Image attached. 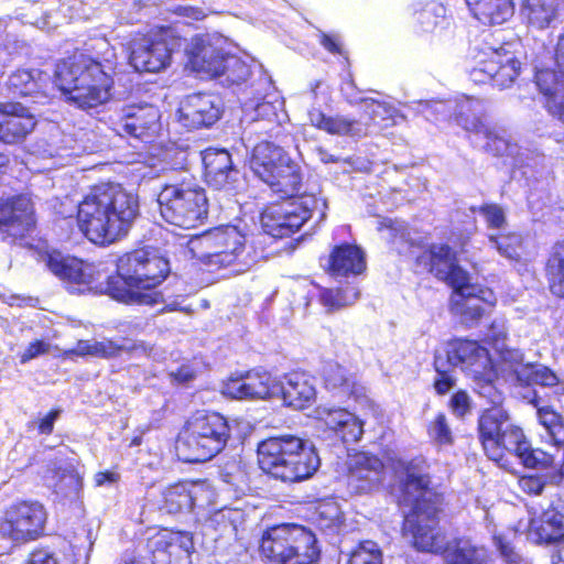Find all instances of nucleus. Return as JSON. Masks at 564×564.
I'll list each match as a JSON object with an SVG mask.
<instances>
[{
	"mask_svg": "<svg viewBox=\"0 0 564 564\" xmlns=\"http://www.w3.org/2000/svg\"><path fill=\"white\" fill-rule=\"evenodd\" d=\"M249 165L280 198L269 203L262 213L265 232L278 239L291 237L311 219L313 212L308 204L313 197L300 195L302 174L299 165L269 142L253 149Z\"/></svg>",
	"mask_w": 564,
	"mask_h": 564,
	"instance_id": "obj_1",
	"label": "nucleus"
},
{
	"mask_svg": "<svg viewBox=\"0 0 564 564\" xmlns=\"http://www.w3.org/2000/svg\"><path fill=\"white\" fill-rule=\"evenodd\" d=\"M141 217L139 195L117 182L91 185L76 206L78 231L97 247L126 239Z\"/></svg>",
	"mask_w": 564,
	"mask_h": 564,
	"instance_id": "obj_2",
	"label": "nucleus"
},
{
	"mask_svg": "<svg viewBox=\"0 0 564 564\" xmlns=\"http://www.w3.org/2000/svg\"><path fill=\"white\" fill-rule=\"evenodd\" d=\"M397 477L395 502L410 508L412 519L406 521L413 538V545L425 552H438L442 541L434 532L440 521L444 494L435 490L430 464L423 455L409 459L397 457L391 460Z\"/></svg>",
	"mask_w": 564,
	"mask_h": 564,
	"instance_id": "obj_3",
	"label": "nucleus"
},
{
	"mask_svg": "<svg viewBox=\"0 0 564 564\" xmlns=\"http://www.w3.org/2000/svg\"><path fill=\"white\" fill-rule=\"evenodd\" d=\"M55 78L66 101L83 110L108 102L115 86L102 63L80 48L56 63Z\"/></svg>",
	"mask_w": 564,
	"mask_h": 564,
	"instance_id": "obj_4",
	"label": "nucleus"
},
{
	"mask_svg": "<svg viewBox=\"0 0 564 564\" xmlns=\"http://www.w3.org/2000/svg\"><path fill=\"white\" fill-rule=\"evenodd\" d=\"M257 462L263 473L289 484L312 478L321 465L314 444L290 433L260 441L257 445Z\"/></svg>",
	"mask_w": 564,
	"mask_h": 564,
	"instance_id": "obj_5",
	"label": "nucleus"
},
{
	"mask_svg": "<svg viewBox=\"0 0 564 564\" xmlns=\"http://www.w3.org/2000/svg\"><path fill=\"white\" fill-rule=\"evenodd\" d=\"M448 239L452 246L447 242L425 245L404 235L395 236L392 242L399 254H413L415 250H421L413 257V264L419 272L432 275L448 288H459L464 285L469 272L460 265L458 256L466 252L470 237L463 230H454Z\"/></svg>",
	"mask_w": 564,
	"mask_h": 564,
	"instance_id": "obj_6",
	"label": "nucleus"
},
{
	"mask_svg": "<svg viewBox=\"0 0 564 564\" xmlns=\"http://www.w3.org/2000/svg\"><path fill=\"white\" fill-rule=\"evenodd\" d=\"M259 236L248 237L237 226L210 228L191 240V251L202 264L224 269L234 264L249 265L263 258Z\"/></svg>",
	"mask_w": 564,
	"mask_h": 564,
	"instance_id": "obj_7",
	"label": "nucleus"
},
{
	"mask_svg": "<svg viewBox=\"0 0 564 564\" xmlns=\"http://www.w3.org/2000/svg\"><path fill=\"white\" fill-rule=\"evenodd\" d=\"M231 425L219 412L196 410L176 437V449L187 463H205L220 454L231 440Z\"/></svg>",
	"mask_w": 564,
	"mask_h": 564,
	"instance_id": "obj_8",
	"label": "nucleus"
},
{
	"mask_svg": "<svg viewBox=\"0 0 564 564\" xmlns=\"http://www.w3.org/2000/svg\"><path fill=\"white\" fill-rule=\"evenodd\" d=\"M259 552L272 564H315L321 556L315 533L295 523L267 528L260 539Z\"/></svg>",
	"mask_w": 564,
	"mask_h": 564,
	"instance_id": "obj_9",
	"label": "nucleus"
},
{
	"mask_svg": "<svg viewBox=\"0 0 564 564\" xmlns=\"http://www.w3.org/2000/svg\"><path fill=\"white\" fill-rule=\"evenodd\" d=\"M185 42L172 25L138 31L127 44L128 64L140 74H159L171 67L174 54Z\"/></svg>",
	"mask_w": 564,
	"mask_h": 564,
	"instance_id": "obj_10",
	"label": "nucleus"
},
{
	"mask_svg": "<svg viewBox=\"0 0 564 564\" xmlns=\"http://www.w3.org/2000/svg\"><path fill=\"white\" fill-rule=\"evenodd\" d=\"M156 200L161 217L182 229L197 228L208 217L206 191L192 178L163 184Z\"/></svg>",
	"mask_w": 564,
	"mask_h": 564,
	"instance_id": "obj_11",
	"label": "nucleus"
},
{
	"mask_svg": "<svg viewBox=\"0 0 564 564\" xmlns=\"http://www.w3.org/2000/svg\"><path fill=\"white\" fill-rule=\"evenodd\" d=\"M145 249H133L116 260V270L107 276L105 293L127 305L154 306L164 302L162 292H145Z\"/></svg>",
	"mask_w": 564,
	"mask_h": 564,
	"instance_id": "obj_12",
	"label": "nucleus"
},
{
	"mask_svg": "<svg viewBox=\"0 0 564 564\" xmlns=\"http://www.w3.org/2000/svg\"><path fill=\"white\" fill-rule=\"evenodd\" d=\"M477 434L485 455L499 465L508 462V456L523 440V430L511 422L509 413L501 406L481 411L477 420Z\"/></svg>",
	"mask_w": 564,
	"mask_h": 564,
	"instance_id": "obj_13",
	"label": "nucleus"
},
{
	"mask_svg": "<svg viewBox=\"0 0 564 564\" xmlns=\"http://www.w3.org/2000/svg\"><path fill=\"white\" fill-rule=\"evenodd\" d=\"M446 362L460 368L480 388L492 386L498 370L489 349L479 340L468 337L449 338L444 346Z\"/></svg>",
	"mask_w": 564,
	"mask_h": 564,
	"instance_id": "obj_14",
	"label": "nucleus"
},
{
	"mask_svg": "<svg viewBox=\"0 0 564 564\" xmlns=\"http://www.w3.org/2000/svg\"><path fill=\"white\" fill-rule=\"evenodd\" d=\"M476 65L470 76L476 83H492L506 88L511 86L521 72V63L516 56L513 44L502 42L495 45L494 42L485 41V45L478 48Z\"/></svg>",
	"mask_w": 564,
	"mask_h": 564,
	"instance_id": "obj_15",
	"label": "nucleus"
},
{
	"mask_svg": "<svg viewBox=\"0 0 564 564\" xmlns=\"http://www.w3.org/2000/svg\"><path fill=\"white\" fill-rule=\"evenodd\" d=\"M46 512L42 505L17 501L0 517V538L14 543H28L44 534Z\"/></svg>",
	"mask_w": 564,
	"mask_h": 564,
	"instance_id": "obj_16",
	"label": "nucleus"
},
{
	"mask_svg": "<svg viewBox=\"0 0 564 564\" xmlns=\"http://www.w3.org/2000/svg\"><path fill=\"white\" fill-rule=\"evenodd\" d=\"M36 226L35 205L28 193L0 197V239L10 243L26 238Z\"/></svg>",
	"mask_w": 564,
	"mask_h": 564,
	"instance_id": "obj_17",
	"label": "nucleus"
},
{
	"mask_svg": "<svg viewBox=\"0 0 564 564\" xmlns=\"http://www.w3.org/2000/svg\"><path fill=\"white\" fill-rule=\"evenodd\" d=\"M451 289L449 311L467 326L478 324L497 304L494 291L487 286L471 283L470 274L466 275L464 285Z\"/></svg>",
	"mask_w": 564,
	"mask_h": 564,
	"instance_id": "obj_18",
	"label": "nucleus"
},
{
	"mask_svg": "<svg viewBox=\"0 0 564 564\" xmlns=\"http://www.w3.org/2000/svg\"><path fill=\"white\" fill-rule=\"evenodd\" d=\"M151 564H192L194 541L192 533L160 528L145 539Z\"/></svg>",
	"mask_w": 564,
	"mask_h": 564,
	"instance_id": "obj_19",
	"label": "nucleus"
},
{
	"mask_svg": "<svg viewBox=\"0 0 564 564\" xmlns=\"http://www.w3.org/2000/svg\"><path fill=\"white\" fill-rule=\"evenodd\" d=\"M45 264L73 292L98 291L101 286L102 274L95 263L53 251L46 254Z\"/></svg>",
	"mask_w": 564,
	"mask_h": 564,
	"instance_id": "obj_20",
	"label": "nucleus"
},
{
	"mask_svg": "<svg viewBox=\"0 0 564 564\" xmlns=\"http://www.w3.org/2000/svg\"><path fill=\"white\" fill-rule=\"evenodd\" d=\"M160 110L151 104L122 106L111 118L113 131L121 137L150 139L160 130Z\"/></svg>",
	"mask_w": 564,
	"mask_h": 564,
	"instance_id": "obj_21",
	"label": "nucleus"
},
{
	"mask_svg": "<svg viewBox=\"0 0 564 564\" xmlns=\"http://www.w3.org/2000/svg\"><path fill=\"white\" fill-rule=\"evenodd\" d=\"M37 119L19 101H0V143L22 145L33 133Z\"/></svg>",
	"mask_w": 564,
	"mask_h": 564,
	"instance_id": "obj_22",
	"label": "nucleus"
},
{
	"mask_svg": "<svg viewBox=\"0 0 564 564\" xmlns=\"http://www.w3.org/2000/svg\"><path fill=\"white\" fill-rule=\"evenodd\" d=\"M386 465L375 454L360 452L354 455L347 468V487L354 495H367L382 485Z\"/></svg>",
	"mask_w": 564,
	"mask_h": 564,
	"instance_id": "obj_23",
	"label": "nucleus"
},
{
	"mask_svg": "<svg viewBox=\"0 0 564 564\" xmlns=\"http://www.w3.org/2000/svg\"><path fill=\"white\" fill-rule=\"evenodd\" d=\"M186 64L192 72L207 78H218L227 51L208 34H196L186 48Z\"/></svg>",
	"mask_w": 564,
	"mask_h": 564,
	"instance_id": "obj_24",
	"label": "nucleus"
},
{
	"mask_svg": "<svg viewBox=\"0 0 564 564\" xmlns=\"http://www.w3.org/2000/svg\"><path fill=\"white\" fill-rule=\"evenodd\" d=\"M323 387L343 403H367L369 401L366 387L336 361H328L322 371Z\"/></svg>",
	"mask_w": 564,
	"mask_h": 564,
	"instance_id": "obj_25",
	"label": "nucleus"
},
{
	"mask_svg": "<svg viewBox=\"0 0 564 564\" xmlns=\"http://www.w3.org/2000/svg\"><path fill=\"white\" fill-rule=\"evenodd\" d=\"M202 161L203 175L209 187L227 192L237 189L240 173L228 150L208 148L202 152Z\"/></svg>",
	"mask_w": 564,
	"mask_h": 564,
	"instance_id": "obj_26",
	"label": "nucleus"
},
{
	"mask_svg": "<svg viewBox=\"0 0 564 564\" xmlns=\"http://www.w3.org/2000/svg\"><path fill=\"white\" fill-rule=\"evenodd\" d=\"M322 260H325L324 271L333 278H356L367 270L366 252L355 242L341 241L334 245Z\"/></svg>",
	"mask_w": 564,
	"mask_h": 564,
	"instance_id": "obj_27",
	"label": "nucleus"
},
{
	"mask_svg": "<svg viewBox=\"0 0 564 564\" xmlns=\"http://www.w3.org/2000/svg\"><path fill=\"white\" fill-rule=\"evenodd\" d=\"M178 121L187 130L212 127L221 116L213 94L197 93L186 96L177 109Z\"/></svg>",
	"mask_w": 564,
	"mask_h": 564,
	"instance_id": "obj_28",
	"label": "nucleus"
},
{
	"mask_svg": "<svg viewBox=\"0 0 564 564\" xmlns=\"http://www.w3.org/2000/svg\"><path fill=\"white\" fill-rule=\"evenodd\" d=\"M225 388L235 399L265 400L280 393V383L276 378L269 371L257 369L229 378Z\"/></svg>",
	"mask_w": 564,
	"mask_h": 564,
	"instance_id": "obj_29",
	"label": "nucleus"
},
{
	"mask_svg": "<svg viewBox=\"0 0 564 564\" xmlns=\"http://www.w3.org/2000/svg\"><path fill=\"white\" fill-rule=\"evenodd\" d=\"M528 538L539 546L564 544V510L550 505L546 509L530 517L527 527Z\"/></svg>",
	"mask_w": 564,
	"mask_h": 564,
	"instance_id": "obj_30",
	"label": "nucleus"
},
{
	"mask_svg": "<svg viewBox=\"0 0 564 564\" xmlns=\"http://www.w3.org/2000/svg\"><path fill=\"white\" fill-rule=\"evenodd\" d=\"M318 420L324 430L343 443L358 442L364 435V422L344 408H325L318 411Z\"/></svg>",
	"mask_w": 564,
	"mask_h": 564,
	"instance_id": "obj_31",
	"label": "nucleus"
},
{
	"mask_svg": "<svg viewBox=\"0 0 564 564\" xmlns=\"http://www.w3.org/2000/svg\"><path fill=\"white\" fill-rule=\"evenodd\" d=\"M204 488L192 481H177L166 486L161 494L160 510L176 514L191 511Z\"/></svg>",
	"mask_w": 564,
	"mask_h": 564,
	"instance_id": "obj_32",
	"label": "nucleus"
},
{
	"mask_svg": "<svg viewBox=\"0 0 564 564\" xmlns=\"http://www.w3.org/2000/svg\"><path fill=\"white\" fill-rule=\"evenodd\" d=\"M284 402L295 409L308 408L316 397V391L304 372L293 371L286 375L285 382L280 386Z\"/></svg>",
	"mask_w": 564,
	"mask_h": 564,
	"instance_id": "obj_33",
	"label": "nucleus"
},
{
	"mask_svg": "<svg viewBox=\"0 0 564 564\" xmlns=\"http://www.w3.org/2000/svg\"><path fill=\"white\" fill-rule=\"evenodd\" d=\"M96 357L100 359H115L126 354L128 357H150L153 347L144 340L131 339L122 337L120 341L111 338L95 340Z\"/></svg>",
	"mask_w": 564,
	"mask_h": 564,
	"instance_id": "obj_34",
	"label": "nucleus"
},
{
	"mask_svg": "<svg viewBox=\"0 0 564 564\" xmlns=\"http://www.w3.org/2000/svg\"><path fill=\"white\" fill-rule=\"evenodd\" d=\"M473 17L482 24H502L513 13L512 0H466Z\"/></svg>",
	"mask_w": 564,
	"mask_h": 564,
	"instance_id": "obj_35",
	"label": "nucleus"
},
{
	"mask_svg": "<svg viewBox=\"0 0 564 564\" xmlns=\"http://www.w3.org/2000/svg\"><path fill=\"white\" fill-rule=\"evenodd\" d=\"M311 126L332 135H359L361 130L356 119L340 115L328 116L319 108L308 111Z\"/></svg>",
	"mask_w": 564,
	"mask_h": 564,
	"instance_id": "obj_36",
	"label": "nucleus"
},
{
	"mask_svg": "<svg viewBox=\"0 0 564 564\" xmlns=\"http://www.w3.org/2000/svg\"><path fill=\"white\" fill-rule=\"evenodd\" d=\"M561 0H523L521 14L527 24L543 30L557 19Z\"/></svg>",
	"mask_w": 564,
	"mask_h": 564,
	"instance_id": "obj_37",
	"label": "nucleus"
},
{
	"mask_svg": "<svg viewBox=\"0 0 564 564\" xmlns=\"http://www.w3.org/2000/svg\"><path fill=\"white\" fill-rule=\"evenodd\" d=\"M544 276L550 293L564 299V239L552 246L544 264Z\"/></svg>",
	"mask_w": 564,
	"mask_h": 564,
	"instance_id": "obj_38",
	"label": "nucleus"
},
{
	"mask_svg": "<svg viewBox=\"0 0 564 564\" xmlns=\"http://www.w3.org/2000/svg\"><path fill=\"white\" fill-rule=\"evenodd\" d=\"M443 557L446 564H488L487 556L479 547L462 539L447 544Z\"/></svg>",
	"mask_w": 564,
	"mask_h": 564,
	"instance_id": "obj_39",
	"label": "nucleus"
},
{
	"mask_svg": "<svg viewBox=\"0 0 564 564\" xmlns=\"http://www.w3.org/2000/svg\"><path fill=\"white\" fill-rule=\"evenodd\" d=\"M522 438L521 443L516 445L511 455L519 458L525 468L550 469L554 467L555 458L552 454L541 448H533L524 433L522 434Z\"/></svg>",
	"mask_w": 564,
	"mask_h": 564,
	"instance_id": "obj_40",
	"label": "nucleus"
},
{
	"mask_svg": "<svg viewBox=\"0 0 564 564\" xmlns=\"http://www.w3.org/2000/svg\"><path fill=\"white\" fill-rule=\"evenodd\" d=\"M144 260L147 271V274H144V280L147 281V284H144L145 292H159L158 286L170 275V262L165 257L149 250H147Z\"/></svg>",
	"mask_w": 564,
	"mask_h": 564,
	"instance_id": "obj_41",
	"label": "nucleus"
},
{
	"mask_svg": "<svg viewBox=\"0 0 564 564\" xmlns=\"http://www.w3.org/2000/svg\"><path fill=\"white\" fill-rule=\"evenodd\" d=\"M219 77L223 84L227 86H239L250 79L252 75L251 66L235 54L227 53L224 59Z\"/></svg>",
	"mask_w": 564,
	"mask_h": 564,
	"instance_id": "obj_42",
	"label": "nucleus"
},
{
	"mask_svg": "<svg viewBox=\"0 0 564 564\" xmlns=\"http://www.w3.org/2000/svg\"><path fill=\"white\" fill-rule=\"evenodd\" d=\"M463 126L469 132L481 134L487 140L485 150L492 155H502L507 150V141L502 137L498 135L496 130L487 126L480 118H474L471 121L465 119Z\"/></svg>",
	"mask_w": 564,
	"mask_h": 564,
	"instance_id": "obj_43",
	"label": "nucleus"
},
{
	"mask_svg": "<svg viewBox=\"0 0 564 564\" xmlns=\"http://www.w3.org/2000/svg\"><path fill=\"white\" fill-rule=\"evenodd\" d=\"M413 20L422 32H432L446 21V8L444 4L431 1L413 13Z\"/></svg>",
	"mask_w": 564,
	"mask_h": 564,
	"instance_id": "obj_44",
	"label": "nucleus"
},
{
	"mask_svg": "<svg viewBox=\"0 0 564 564\" xmlns=\"http://www.w3.org/2000/svg\"><path fill=\"white\" fill-rule=\"evenodd\" d=\"M7 89L13 96L30 97L40 91V84L31 70L20 68L9 76Z\"/></svg>",
	"mask_w": 564,
	"mask_h": 564,
	"instance_id": "obj_45",
	"label": "nucleus"
},
{
	"mask_svg": "<svg viewBox=\"0 0 564 564\" xmlns=\"http://www.w3.org/2000/svg\"><path fill=\"white\" fill-rule=\"evenodd\" d=\"M346 564H382V551L373 541H361L352 549Z\"/></svg>",
	"mask_w": 564,
	"mask_h": 564,
	"instance_id": "obj_46",
	"label": "nucleus"
},
{
	"mask_svg": "<svg viewBox=\"0 0 564 564\" xmlns=\"http://www.w3.org/2000/svg\"><path fill=\"white\" fill-rule=\"evenodd\" d=\"M426 432L430 438L440 446L454 444V436L444 412L435 414L433 420L427 423Z\"/></svg>",
	"mask_w": 564,
	"mask_h": 564,
	"instance_id": "obj_47",
	"label": "nucleus"
},
{
	"mask_svg": "<svg viewBox=\"0 0 564 564\" xmlns=\"http://www.w3.org/2000/svg\"><path fill=\"white\" fill-rule=\"evenodd\" d=\"M524 369L527 372L524 384H538L547 388L561 384V380L557 375L546 366L529 364Z\"/></svg>",
	"mask_w": 564,
	"mask_h": 564,
	"instance_id": "obj_48",
	"label": "nucleus"
},
{
	"mask_svg": "<svg viewBox=\"0 0 564 564\" xmlns=\"http://www.w3.org/2000/svg\"><path fill=\"white\" fill-rule=\"evenodd\" d=\"M489 241L495 243L497 251L511 260H519V249L521 247V239L513 232L498 234L489 236Z\"/></svg>",
	"mask_w": 564,
	"mask_h": 564,
	"instance_id": "obj_49",
	"label": "nucleus"
},
{
	"mask_svg": "<svg viewBox=\"0 0 564 564\" xmlns=\"http://www.w3.org/2000/svg\"><path fill=\"white\" fill-rule=\"evenodd\" d=\"M433 368L436 372V377L433 381V388L436 394L445 395L454 388L456 379L454 378L452 370L443 367V362L438 356L434 357Z\"/></svg>",
	"mask_w": 564,
	"mask_h": 564,
	"instance_id": "obj_50",
	"label": "nucleus"
},
{
	"mask_svg": "<svg viewBox=\"0 0 564 564\" xmlns=\"http://www.w3.org/2000/svg\"><path fill=\"white\" fill-rule=\"evenodd\" d=\"M480 213L490 229H501L507 220L503 209L495 203H484L479 207H471V212Z\"/></svg>",
	"mask_w": 564,
	"mask_h": 564,
	"instance_id": "obj_51",
	"label": "nucleus"
},
{
	"mask_svg": "<svg viewBox=\"0 0 564 564\" xmlns=\"http://www.w3.org/2000/svg\"><path fill=\"white\" fill-rule=\"evenodd\" d=\"M518 486L528 496H540L546 486V479L538 474L522 475L518 479Z\"/></svg>",
	"mask_w": 564,
	"mask_h": 564,
	"instance_id": "obj_52",
	"label": "nucleus"
},
{
	"mask_svg": "<svg viewBox=\"0 0 564 564\" xmlns=\"http://www.w3.org/2000/svg\"><path fill=\"white\" fill-rule=\"evenodd\" d=\"M319 302L322 305L327 307L329 311H336L345 307L348 302L345 300V295L341 289H323L319 292Z\"/></svg>",
	"mask_w": 564,
	"mask_h": 564,
	"instance_id": "obj_53",
	"label": "nucleus"
},
{
	"mask_svg": "<svg viewBox=\"0 0 564 564\" xmlns=\"http://www.w3.org/2000/svg\"><path fill=\"white\" fill-rule=\"evenodd\" d=\"M532 404L536 408V419L545 431L556 424L563 415L555 411L551 405H540L539 401L532 400Z\"/></svg>",
	"mask_w": 564,
	"mask_h": 564,
	"instance_id": "obj_54",
	"label": "nucleus"
},
{
	"mask_svg": "<svg viewBox=\"0 0 564 564\" xmlns=\"http://www.w3.org/2000/svg\"><path fill=\"white\" fill-rule=\"evenodd\" d=\"M448 408L458 417H464L470 410V400L465 390L454 392L448 401Z\"/></svg>",
	"mask_w": 564,
	"mask_h": 564,
	"instance_id": "obj_55",
	"label": "nucleus"
},
{
	"mask_svg": "<svg viewBox=\"0 0 564 564\" xmlns=\"http://www.w3.org/2000/svg\"><path fill=\"white\" fill-rule=\"evenodd\" d=\"M50 351V344L45 343L43 339H35L31 341L28 347L20 354L19 360L21 364H26L30 360L45 355Z\"/></svg>",
	"mask_w": 564,
	"mask_h": 564,
	"instance_id": "obj_56",
	"label": "nucleus"
},
{
	"mask_svg": "<svg viewBox=\"0 0 564 564\" xmlns=\"http://www.w3.org/2000/svg\"><path fill=\"white\" fill-rule=\"evenodd\" d=\"M169 377L173 384L185 386L196 379L197 371L191 365L183 364L171 371Z\"/></svg>",
	"mask_w": 564,
	"mask_h": 564,
	"instance_id": "obj_57",
	"label": "nucleus"
},
{
	"mask_svg": "<svg viewBox=\"0 0 564 564\" xmlns=\"http://www.w3.org/2000/svg\"><path fill=\"white\" fill-rule=\"evenodd\" d=\"M319 44L330 54L340 55L348 61V53L341 46L339 39L329 33L321 32L318 35Z\"/></svg>",
	"mask_w": 564,
	"mask_h": 564,
	"instance_id": "obj_58",
	"label": "nucleus"
},
{
	"mask_svg": "<svg viewBox=\"0 0 564 564\" xmlns=\"http://www.w3.org/2000/svg\"><path fill=\"white\" fill-rule=\"evenodd\" d=\"M23 564H58V561L47 547L40 546L29 553Z\"/></svg>",
	"mask_w": 564,
	"mask_h": 564,
	"instance_id": "obj_59",
	"label": "nucleus"
},
{
	"mask_svg": "<svg viewBox=\"0 0 564 564\" xmlns=\"http://www.w3.org/2000/svg\"><path fill=\"white\" fill-rule=\"evenodd\" d=\"M61 410L51 409L42 419L36 421V430L40 435H51L54 431L55 421L61 415Z\"/></svg>",
	"mask_w": 564,
	"mask_h": 564,
	"instance_id": "obj_60",
	"label": "nucleus"
},
{
	"mask_svg": "<svg viewBox=\"0 0 564 564\" xmlns=\"http://www.w3.org/2000/svg\"><path fill=\"white\" fill-rule=\"evenodd\" d=\"M234 514H237L236 510L232 509H220L217 512H215L213 517V522L216 524V527L223 529V530H236V520L234 518Z\"/></svg>",
	"mask_w": 564,
	"mask_h": 564,
	"instance_id": "obj_61",
	"label": "nucleus"
},
{
	"mask_svg": "<svg viewBox=\"0 0 564 564\" xmlns=\"http://www.w3.org/2000/svg\"><path fill=\"white\" fill-rule=\"evenodd\" d=\"M550 443L557 447H564V417L546 431Z\"/></svg>",
	"mask_w": 564,
	"mask_h": 564,
	"instance_id": "obj_62",
	"label": "nucleus"
},
{
	"mask_svg": "<svg viewBox=\"0 0 564 564\" xmlns=\"http://www.w3.org/2000/svg\"><path fill=\"white\" fill-rule=\"evenodd\" d=\"M498 550L508 563L520 564L521 556L514 551L513 546L509 542L499 539Z\"/></svg>",
	"mask_w": 564,
	"mask_h": 564,
	"instance_id": "obj_63",
	"label": "nucleus"
},
{
	"mask_svg": "<svg viewBox=\"0 0 564 564\" xmlns=\"http://www.w3.org/2000/svg\"><path fill=\"white\" fill-rule=\"evenodd\" d=\"M173 12L177 15L189 18L195 21H199L205 18L204 11L198 7L178 6L173 10Z\"/></svg>",
	"mask_w": 564,
	"mask_h": 564,
	"instance_id": "obj_64",
	"label": "nucleus"
}]
</instances>
